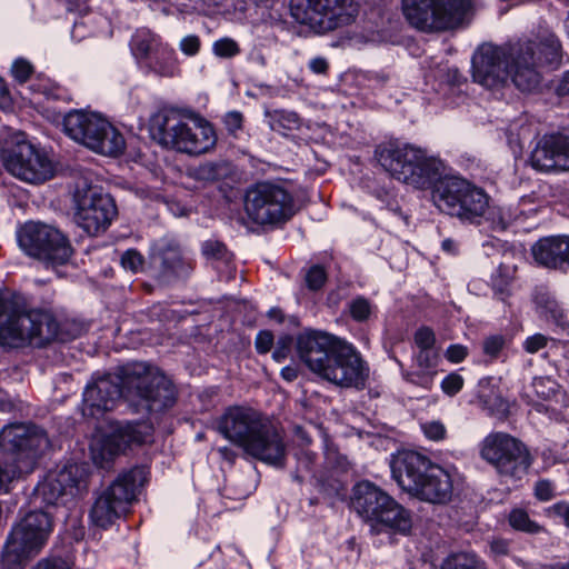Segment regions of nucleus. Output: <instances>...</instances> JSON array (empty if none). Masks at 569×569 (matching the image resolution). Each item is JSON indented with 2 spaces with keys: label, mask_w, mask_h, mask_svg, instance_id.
I'll use <instances>...</instances> for the list:
<instances>
[{
  "label": "nucleus",
  "mask_w": 569,
  "mask_h": 569,
  "mask_svg": "<svg viewBox=\"0 0 569 569\" xmlns=\"http://www.w3.org/2000/svg\"><path fill=\"white\" fill-rule=\"evenodd\" d=\"M12 477L10 472L0 465V492H7Z\"/></svg>",
  "instance_id": "63"
},
{
  "label": "nucleus",
  "mask_w": 569,
  "mask_h": 569,
  "mask_svg": "<svg viewBox=\"0 0 569 569\" xmlns=\"http://www.w3.org/2000/svg\"><path fill=\"white\" fill-rule=\"evenodd\" d=\"M431 199L441 212L473 224L480 223L489 208V196L483 189L456 176L440 181L432 190Z\"/></svg>",
  "instance_id": "11"
},
{
  "label": "nucleus",
  "mask_w": 569,
  "mask_h": 569,
  "mask_svg": "<svg viewBox=\"0 0 569 569\" xmlns=\"http://www.w3.org/2000/svg\"><path fill=\"white\" fill-rule=\"evenodd\" d=\"M535 495L541 501H548L553 498V486L549 480H540L535 486Z\"/></svg>",
  "instance_id": "56"
},
{
  "label": "nucleus",
  "mask_w": 569,
  "mask_h": 569,
  "mask_svg": "<svg viewBox=\"0 0 569 569\" xmlns=\"http://www.w3.org/2000/svg\"><path fill=\"white\" fill-rule=\"evenodd\" d=\"M212 52L218 58L230 59L240 53V47L232 38L224 37L213 42Z\"/></svg>",
  "instance_id": "36"
},
{
  "label": "nucleus",
  "mask_w": 569,
  "mask_h": 569,
  "mask_svg": "<svg viewBox=\"0 0 569 569\" xmlns=\"http://www.w3.org/2000/svg\"><path fill=\"white\" fill-rule=\"evenodd\" d=\"M548 343V337L536 333L533 336L528 337L523 342V349L528 353H536L539 350L543 349Z\"/></svg>",
  "instance_id": "53"
},
{
  "label": "nucleus",
  "mask_w": 569,
  "mask_h": 569,
  "mask_svg": "<svg viewBox=\"0 0 569 569\" xmlns=\"http://www.w3.org/2000/svg\"><path fill=\"white\" fill-rule=\"evenodd\" d=\"M490 284L500 300H505L510 296L511 277L507 267L499 266L491 274Z\"/></svg>",
  "instance_id": "35"
},
{
  "label": "nucleus",
  "mask_w": 569,
  "mask_h": 569,
  "mask_svg": "<svg viewBox=\"0 0 569 569\" xmlns=\"http://www.w3.org/2000/svg\"><path fill=\"white\" fill-rule=\"evenodd\" d=\"M547 515L552 518L561 519L569 528V505L566 502H557L547 509Z\"/></svg>",
  "instance_id": "55"
},
{
  "label": "nucleus",
  "mask_w": 569,
  "mask_h": 569,
  "mask_svg": "<svg viewBox=\"0 0 569 569\" xmlns=\"http://www.w3.org/2000/svg\"><path fill=\"white\" fill-rule=\"evenodd\" d=\"M86 488V470L77 463H69L49 471L34 488V497L46 506H54L61 497L76 496Z\"/></svg>",
  "instance_id": "22"
},
{
  "label": "nucleus",
  "mask_w": 569,
  "mask_h": 569,
  "mask_svg": "<svg viewBox=\"0 0 569 569\" xmlns=\"http://www.w3.org/2000/svg\"><path fill=\"white\" fill-rule=\"evenodd\" d=\"M162 41V38L151 30L138 29L131 37V52L138 61L146 63Z\"/></svg>",
  "instance_id": "29"
},
{
  "label": "nucleus",
  "mask_w": 569,
  "mask_h": 569,
  "mask_svg": "<svg viewBox=\"0 0 569 569\" xmlns=\"http://www.w3.org/2000/svg\"><path fill=\"white\" fill-rule=\"evenodd\" d=\"M561 236H551L538 240L531 248L533 259L540 266L551 269H562V260L560 253Z\"/></svg>",
  "instance_id": "28"
},
{
  "label": "nucleus",
  "mask_w": 569,
  "mask_h": 569,
  "mask_svg": "<svg viewBox=\"0 0 569 569\" xmlns=\"http://www.w3.org/2000/svg\"><path fill=\"white\" fill-rule=\"evenodd\" d=\"M244 210L257 224H279L295 214V203L284 187L258 182L246 192Z\"/></svg>",
  "instance_id": "16"
},
{
  "label": "nucleus",
  "mask_w": 569,
  "mask_h": 569,
  "mask_svg": "<svg viewBox=\"0 0 569 569\" xmlns=\"http://www.w3.org/2000/svg\"><path fill=\"white\" fill-rule=\"evenodd\" d=\"M490 553L495 558L507 556L509 553V542L505 539H495L490 542Z\"/></svg>",
  "instance_id": "59"
},
{
  "label": "nucleus",
  "mask_w": 569,
  "mask_h": 569,
  "mask_svg": "<svg viewBox=\"0 0 569 569\" xmlns=\"http://www.w3.org/2000/svg\"><path fill=\"white\" fill-rule=\"evenodd\" d=\"M438 360L439 358L435 350H419L413 357V365L437 373Z\"/></svg>",
  "instance_id": "42"
},
{
  "label": "nucleus",
  "mask_w": 569,
  "mask_h": 569,
  "mask_svg": "<svg viewBox=\"0 0 569 569\" xmlns=\"http://www.w3.org/2000/svg\"><path fill=\"white\" fill-rule=\"evenodd\" d=\"M63 129L76 142L96 153L119 157L126 150L123 134L96 112L72 110L63 118Z\"/></svg>",
  "instance_id": "10"
},
{
  "label": "nucleus",
  "mask_w": 569,
  "mask_h": 569,
  "mask_svg": "<svg viewBox=\"0 0 569 569\" xmlns=\"http://www.w3.org/2000/svg\"><path fill=\"white\" fill-rule=\"evenodd\" d=\"M53 529L48 512L30 511L16 522L6 540L1 558L7 569H22L27 562L40 553Z\"/></svg>",
  "instance_id": "9"
},
{
  "label": "nucleus",
  "mask_w": 569,
  "mask_h": 569,
  "mask_svg": "<svg viewBox=\"0 0 569 569\" xmlns=\"http://www.w3.org/2000/svg\"><path fill=\"white\" fill-rule=\"evenodd\" d=\"M292 342H293L292 337H290L288 335H284V336L280 337L278 339L276 348H274V350L272 352V358L277 362H281L284 359H287L289 353H290V351H291Z\"/></svg>",
  "instance_id": "51"
},
{
  "label": "nucleus",
  "mask_w": 569,
  "mask_h": 569,
  "mask_svg": "<svg viewBox=\"0 0 569 569\" xmlns=\"http://www.w3.org/2000/svg\"><path fill=\"white\" fill-rule=\"evenodd\" d=\"M561 247H565L561 249L562 253H560L563 269L569 267V236H561Z\"/></svg>",
  "instance_id": "62"
},
{
  "label": "nucleus",
  "mask_w": 569,
  "mask_h": 569,
  "mask_svg": "<svg viewBox=\"0 0 569 569\" xmlns=\"http://www.w3.org/2000/svg\"><path fill=\"white\" fill-rule=\"evenodd\" d=\"M480 456L501 476L520 480L529 471L533 457L527 446L506 432H491L481 441Z\"/></svg>",
  "instance_id": "15"
},
{
  "label": "nucleus",
  "mask_w": 569,
  "mask_h": 569,
  "mask_svg": "<svg viewBox=\"0 0 569 569\" xmlns=\"http://www.w3.org/2000/svg\"><path fill=\"white\" fill-rule=\"evenodd\" d=\"M480 387L478 399L482 407L491 415H505L508 411V403L501 395L495 389L486 388L482 383Z\"/></svg>",
  "instance_id": "32"
},
{
  "label": "nucleus",
  "mask_w": 569,
  "mask_h": 569,
  "mask_svg": "<svg viewBox=\"0 0 569 569\" xmlns=\"http://www.w3.org/2000/svg\"><path fill=\"white\" fill-rule=\"evenodd\" d=\"M327 280V274L321 266H312L306 274V282L309 289H320Z\"/></svg>",
  "instance_id": "46"
},
{
  "label": "nucleus",
  "mask_w": 569,
  "mask_h": 569,
  "mask_svg": "<svg viewBox=\"0 0 569 569\" xmlns=\"http://www.w3.org/2000/svg\"><path fill=\"white\" fill-rule=\"evenodd\" d=\"M390 79V74L386 72L385 70L380 71H363L359 73L358 80L359 82H362L368 88H381L383 87Z\"/></svg>",
  "instance_id": "40"
},
{
  "label": "nucleus",
  "mask_w": 569,
  "mask_h": 569,
  "mask_svg": "<svg viewBox=\"0 0 569 569\" xmlns=\"http://www.w3.org/2000/svg\"><path fill=\"white\" fill-rule=\"evenodd\" d=\"M508 522L512 529L525 533L536 535L543 531V527L532 520L529 513L521 508L510 511Z\"/></svg>",
  "instance_id": "33"
},
{
  "label": "nucleus",
  "mask_w": 569,
  "mask_h": 569,
  "mask_svg": "<svg viewBox=\"0 0 569 569\" xmlns=\"http://www.w3.org/2000/svg\"><path fill=\"white\" fill-rule=\"evenodd\" d=\"M121 397V388L110 377H102L87 386L83 392V413L99 417L113 408Z\"/></svg>",
  "instance_id": "26"
},
{
  "label": "nucleus",
  "mask_w": 569,
  "mask_h": 569,
  "mask_svg": "<svg viewBox=\"0 0 569 569\" xmlns=\"http://www.w3.org/2000/svg\"><path fill=\"white\" fill-rule=\"evenodd\" d=\"M395 360L399 365V367L401 369V376L407 382L412 383L418 387H421L427 390L431 389V387L433 385L435 377L437 375L436 372H432L425 368L416 367L415 365H412L411 370H407L403 368V365L400 360H398V359H395Z\"/></svg>",
  "instance_id": "34"
},
{
  "label": "nucleus",
  "mask_w": 569,
  "mask_h": 569,
  "mask_svg": "<svg viewBox=\"0 0 569 569\" xmlns=\"http://www.w3.org/2000/svg\"><path fill=\"white\" fill-rule=\"evenodd\" d=\"M556 92L558 96H567L569 94V71H566L560 78Z\"/></svg>",
  "instance_id": "61"
},
{
  "label": "nucleus",
  "mask_w": 569,
  "mask_h": 569,
  "mask_svg": "<svg viewBox=\"0 0 569 569\" xmlns=\"http://www.w3.org/2000/svg\"><path fill=\"white\" fill-rule=\"evenodd\" d=\"M471 0H402L408 22L421 31H442L462 23Z\"/></svg>",
  "instance_id": "14"
},
{
  "label": "nucleus",
  "mask_w": 569,
  "mask_h": 569,
  "mask_svg": "<svg viewBox=\"0 0 569 569\" xmlns=\"http://www.w3.org/2000/svg\"><path fill=\"white\" fill-rule=\"evenodd\" d=\"M121 266L133 273L140 272L144 268V258L136 249H128L121 256Z\"/></svg>",
  "instance_id": "41"
},
{
  "label": "nucleus",
  "mask_w": 569,
  "mask_h": 569,
  "mask_svg": "<svg viewBox=\"0 0 569 569\" xmlns=\"http://www.w3.org/2000/svg\"><path fill=\"white\" fill-rule=\"evenodd\" d=\"M530 164L542 173L569 171V134L542 136L531 151Z\"/></svg>",
  "instance_id": "24"
},
{
  "label": "nucleus",
  "mask_w": 569,
  "mask_h": 569,
  "mask_svg": "<svg viewBox=\"0 0 569 569\" xmlns=\"http://www.w3.org/2000/svg\"><path fill=\"white\" fill-rule=\"evenodd\" d=\"M2 160L11 174L29 183H42L53 177L50 159L24 141L3 150Z\"/></svg>",
  "instance_id": "20"
},
{
  "label": "nucleus",
  "mask_w": 569,
  "mask_h": 569,
  "mask_svg": "<svg viewBox=\"0 0 569 569\" xmlns=\"http://www.w3.org/2000/svg\"><path fill=\"white\" fill-rule=\"evenodd\" d=\"M273 345V335L270 331L263 330L257 335L256 349L259 353H267Z\"/></svg>",
  "instance_id": "57"
},
{
  "label": "nucleus",
  "mask_w": 569,
  "mask_h": 569,
  "mask_svg": "<svg viewBox=\"0 0 569 569\" xmlns=\"http://www.w3.org/2000/svg\"><path fill=\"white\" fill-rule=\"evenodd\" d=\"M266 117L270 129L282 134L293 131L300 126V118L293 111L272 110L267 111Z\"/></svg>",
  "instance_id": "30"
},
{
  "label": "nucleus",
  "mask_w": 569,
  "mask_h": 569,
  "mask_svg": "<svg viewBox=\"0 0 569 569\" xmlns=\"http://www.w3.org/2000/svg\"><path fill=\"white\" fill-rule=\"evenodd\" d=\"M50 446L46 431L32 423L13 422L0 430V449L27 458L37 457Z\"/></svg>",
  "instance_id": "23"
},
{
  "label": "nucleus",
  "mask_w": 569,
  "mask_h": 569,
  "mask_svg": "<svg viewBox=\"0 0 569 569\" xmlns=\"http://www.w3.org/2000/svg\"><path fill=\"white\" fill-rule=\"evenodd\" d=\"M19 248L47 268L67 264L74 250L68 237L53 226L26 222L17 231Z\"/></svg>",
  "instance_id": "12"
},
{
  "label": "nucleus",
  "mask_w": 569,
  "mask_h": 569,
  "mask_svg": "<svg viewBox=\"0 0 569 569\" xmlns=\"http://www.w3.org/2000/svg\"><path fill=\"white\" fill-rule=\"evenodd\" d=\"M505 338L500 335L487 337L482 343V350L490 359L498 358L505 347Z\"/></svg>",
  "instance_id": "45"
},
{
  "label": "nucleus",
  "mask_w": 569,
  "mask_h": 569,
  "mask_svg": "<svg viewBox=\"0 0 569 569\" xmlns=\"http://www.w3.org/2000/svg\"><path fill=\"white\" fill-rule=\"evenodd\" d=\"M413 340L419 350H433L436 336L429 327H421L415 332Z\"/></svg>",
  "instance_id": "44"
},
{
  "label": "nucleus",
  "mask_w": 569,
  "mask_h": 569,
  "mask_svg": "<svg viewBox=\"0 0 569 569\" xmlns=\"http://www.w3.org/2000/svg\"><path fill=\"white\" fill-rule=\"evenodd\" d=\"M371 311L372 306L370 301L362 296L356 297L349 303V312L355 321L363 322L368 320L371 315Z\"/></svg>",
  "instance_id": "37"
},
{
  "label": "nucleus",
  "mask_w": 569,
  "mask_h": 569,
  "mask_svg": "<svg viewBox=\"0 0 569 569\" xmlns=\"http://www.w3.org/2000/svg\"><path fill=\"white\" fill-rule=\"evenodd\" d=\"M123 373V383L134 391L149 411H161L176 402L173 383L157 368L133 362L124 368Z\"/></svg>",
  "instance_id": "17"
},
{
  "label": "nucleus",
  "mask_w": 569,
  "mask_h": 569,
  "mask_svg": "<svg viewBox=\"0 0 569 569\" xmlns=\"http://www.w3.org/2000/svg\"><path fill=\"white\" fill-rule=\"evenodd\" d=\"M375 153L378 162L392 178L416 189L432 191L449 177L439 158L411 144L389 142L378 146Z\"/></svg>",
  "instance_id": "5"
},
{
  "label": "nucleus",
  "mask_w": 569,
  "mask_h": 569,
  "mask_svg": "<svg viewBox=\"0 0 569 569\" xmlns=\"http://www.w3.org/2000/svg\"><path fill=\"white\" fill-rule=\"evenodd\" d=\"M309 69L316 74H325L329 69V63L325 58L316 57L310 60Z\"/></svg>",
  "instance_id": "60"
},
{
  "label": "nucleus",
  "mask_w": 569,
  "mask_h": 569,
  "mask_svg": "<svg viewBox=\"0 0 569 569\" xmlns=\"http://www.w3.org/2000/svg\"><path fill=\"white\" fill-rule=\"evenodd\" d=\"M73 200L74 220L90 236L104 232L117 216L113 198L96 186L78 187Z\"/></svg>",
  "instance_id": "19"
},
{
  "label": "nucleus",
  "mask_w": 569,
  "mask_h": 569,
  "mask_svg": "<svg viewBox=\"0 0 569 569\" xmlns=\"http://www.w3.org/2000/svg\"><path fill=\"white\" fill-rule=\"evenodd\" d=\"M468 353H469V351L466 346L456 343V345H450L447 348L446 358L448 361H450L452 363H459L467 358Z\"/></svg>",
  "instance_id": "54"
},
{
  "label": "nucleus",
  "mask_w": 569,
  "mask_h": 569,
  "mask_svg": "<svg viewBox=\"0 0 569 569\" xmlns=\"http://www.w3.org/2000/svg\"><path fill=\"white\" fill-rule=\"evenodd\" d=\"M218 430L250 456L283 467L286 445L282 436L259 411L243 406L229 407L219 418Z\"/></svg>",
  "instance_id": "3"
},
{
  "label": "nucleus",
  "mask_w": 569,
  "mask_h": 569,
  "mask_svg": "<svg viewBox=\"0 0 569 569\" xmlns=\"http://www.w3.org/2000/svg\"><path fill=\"white\" fill-rule=\"evenodd\" d=\"M150 134L160 146L177 152L199 156L217 143L213 126L203 118L184 119L176 110H161L150 119Z\"/></svg>",
  "instance_id": "6"
},
{
  "label": "nucleus",
  "mask_w": 569,
  "mask_h": 569,
  "mask_svg": "<svg viewBox=\"0 0 569 569\" xmlns=\"http://www.w3.org/2000/svg\"><path fill=\"white\" fill-rule=\"evenodd\" d=\"M351 507L372 533L411 531V512L371 481L363 480L353 487Z\"/></svg>",
  "instance_id": "8"
},
{
  "label": "nucleus",
  "mask_w": 569,
  "mask_h": 569,
  "mask_svg": "<svg viewBox=\"0 0 569 569\" xmlns=\"http://www.w3.org/2000/svg\"><path fill=\"white\" fill-rule=\"evenodd\" d=\"M32 569H71L70 566L60 558L42 559Z\"/></svg>",
  "instance_id": "58"
},
{
  "label": "nucleus",
  "mask_w": 569,
  "mask_h": 569,
  "mask_svg": "<svg viewBox=\"0 0 569 569\" xmlns=\"http://www.w3.org/2000/svg\"><path fill=\"white\" fill-rule=\"evenodd\" d=\"M421 430L423 435L432 441H441L447 436V429L445 425L439 420H431L421 423Z\"/></svg>",
  "instance_id": "43"
},
{
  "label": "nucleus",
  "mask_w": 569,
  "mask_h": 569,
  "mask_svg": "<svg viewBox=\"0 0 569 569\" xmlns=\"http://www.w3.org/2000/svg\"><path fill=\"white\" fill-rule=\"evenodd\" d=\"M152 440V427L146 422L127 423L91 445L93 460L102 465L124 453L127 449Z\"/></svg>",
  "instance_id": "21"
},
{
  "label": "nucleus",
  "mask_w": 569,
  "mask_h": 569,
  "mask_svg": "<svg viewBox=\"0 0 569 569\" xmlns=\"http://www.w3.org/2000/svg\"><path fill=\"white\" fill-rule=\"evenodd\" d=\"M290 13L297 22L325 33L349 24L356 9L352 0H291Z\"/></svg>",
  "instance_id": "18"
},
{
  "label": "nucleus",
  "mask_w": 569,
  "mask_h": 569,
  "mask_svg": "<svg viewBox=\"0 0 569 569\" xmlns=\"http://www.w3.org/2000/svg\"><path fill=\"white\" fill-rule=\"evenodd\" d=\"M532 387L538 397L542 399H550L559 391V383L550 377H536L532 381Z\"/></svg>",
  "instance_id": "38"
},
{
  "label": "nucleus",
  "mask_w": 569,
  "mask_h": 569,
  "mask_svg": "<svg viewBox=\"0 0 569 569\" xmlns=\"http://www.w3.org/2000/svg\"><path fill=\"white\" fill-rule=\"evenodd\" d=\"M441 249L448 254H457L458 253V244L451 239L447 238L441 242Z\"/></svg>",
  "instance_id": "64"
},
{
  "label": "nucleus",
  "mask_w": 569,
  "mask_h": 569,
  "mask_svg": "<svg viewBox=\"0 0 569 569\" xmlns=\"http://www.w3.org/2000/svg\"><path fill=\"white\" fill-rule=\"evenodd\" d=\"M296 351L310 371L341 388L362 389L369 377L368 363L357 348L335 335L305 330L296 339Z\"/></svg>",
  "instance_id": "2"
},
{
  "label": "nucleus",
  "mask_w": 569,
  "mask_h": 569,
  "mask_svg": "<svg viewBox=\"0 0 569 569\" xmlns=\"http://www.w3.org/2000/svg\"><path fill=\"white\" fill-rule=\"evenodd\" d=\"M144 480L141 468H132L120 473L107 488L101 490L90 509V521L102 529L110 527L124 515L136 499V491Z\"/></svg>",
  "instance_id": "13"
},
{
  "label": "nucleus",
  "mask_w": 569,
  "mask_h": 569,
  "mask_svg": "<svg viewBox=\"0 0 569 569\" xmlns=\"http://www.w3.org/2000/svg\"><path fill=\"white\" fill-rule=\"evenodd\" d=\"M11 71L14 79L20 83H23L29 80L33 71V68L28 61L23 59H18L13 62Z\"/></svg>",
  "instance_id": "52"
},
{
  "label": "nucleus",
  "mask_w": 569,
  "mask_h": 569,
  "mask_svg": "<svg viewBox=\"0 0 569 569\" xmlns=\"http://www.w3.org/2000/svg\"><path fill=\"white\" fill-rule=\"evenodd\" d=\"M220 176V167L213 162L199 164L192 170V177L198 181L212 182L217 181Z\"/></svg>",
  "instance_id": "39"
},
{
  "label": "nucleus",
  "mask_w": 569,
  "mask_h": 569,
  "mask_svg": "<svg viewBox=\"0 0 569 569\" xmlns=\"http://www.w3.org/2000/svg\"><path fill=\"white\" fill-rule=\"evenodd\" d=\"M189 269V264L183 261L179 246L173 243L159 246L150 257L149 270L163 283L187 274Z\"/></svg>",
  "instance_id": "25"
},
{
  "label": "nucleus",
  "mask_w": 569,
  "mask_h": 569,
  "mask_svg": "<svg viewBox=\"0 0 569 569\" xmlns=\"http://www.w3.org/2000/svg\"><path fill=\"white\" fill-rule=\"evenodd\" d=\"M440 569H488L486 562L473 552H455L441 563Z\"/></svg>",
  "instance_id": "31"
},
{
  "label": "nucleus",
  "mask_w": 569,
  "mask_h": 569,
  "mask_svg": "<svg viewBox=\"0 0 569 569\" xmlns=\"http://www.w3.org/2000/svg\"><path fill=\"white\" fill-rule=\"evenodd\" d=\"M202 253L210 259H223L227 254V248L220 241L208 240L202 244Z\"/></svg>",
  "instance_id": "50"
},
{
  "label": "nucleus",
  "mask_w": 569,
  "mask_h": 569,
  "mask_svg": "<svg viewBox=\"0 0 569 569\" xmlns=\"http://www.w3.org/2000/svg\"><path fill=\"white\" fill-rule=\"evenodd\" d=\"M463 382L462 376L451 372L441 381V389L446 395L452 397L462 389Z\"/></svg>",
  "instance_id": "47"
},
{
  "label": "nucleus",
  "mask_w": 569,
  "mask_h": 569,
  "mask_svg": "<svg viewBox=\"0 0 569 569\" xmlns=\"http://www.w3.org/2000/svg\"><path fill=\"white\" fill-rule=\"evenodd\" d=\"M201 40L197 34H189L180 40L179 49L188 57H194L199 53Z\"/></svg>",
  "instance_id": "49"
},
{
  "label": "nucleus",
  "mask_w": 569,
  "mask_h": 569,
  "mask_svg": "<svg viewBox=\"0 0 569 569\" xmlns=\"http://www.w3.org/2000/svg\"><path fill=\"white\" fill-rule=\"evenodd\" d=\"M563 50L559 37L548 28H539L532 38L519 39L505 47L483 43L472 56V78L487 89L503 87L510 79L522 92L537 90L545 66L557 69Z\"/></svg>",
  "instance_id": "1"
},
{
  "label": "nucleus",
  "mask_w": 569,
  "mask_h": 569,
  "mask_svg": "<svg viewBox=\"0 0 569 569\" xmlns=\"http://www.w3.org/2000/svg\"><path fill=\"white\" fill-rule=\"evenodd\" d=\"M391 472L402 490L421 501L446 505L452 498L451 473L417 451L399 452L391 461Z\"/></svg>",
  "instance_id": "4"
},
{
  "label": "nucleus",
  "mask_w": 569,
  "mask_h": 569,
  "mask_svg": "<svg viewBox=\"0 0 569 569\" xmlns=\"http://www.w3.org/2000/svg\"><path fill=\"white\" fill-rule=\"evenodd\" d=\"M223 123L229 134L238 137L239 131L242 130L243 116L239 111H230L224 116Z\"/></svg>",
  "instance_id": "48"
},
{
  "label": "nucleus",
  "mask_w": 569,
  "mask_h": 569,
  "mask_svg": "<svg viewBox=\"0 0 569 569\" xmlns=\"http://www.w3.org/2000/svg\"><path fill=\"white\" fill-rule=\"evenodd\" d=\"M59 322L48 310L27 311L0 293V346L22 348L43 347L58 337Z\"/></svg>",
  "instance_id": "7"
},
{
  "label": "nucleus",
  "mask_w": 569,
  "mask_h": 569,
  "mask_svg": "<svg viewBox=\"0 0 569 569\" xmlns=\"http://www.w3.org/2000/svg\"><path fill=\"white\" fill-rule=\"evenodd\" d=\"M144 64L150 71L160 77L172 78L180 72L177 53L174 49L164 41L160 43L156 52L150 56Z\"/></svg>",
  "instance_id": "27"
}]
</instances>
